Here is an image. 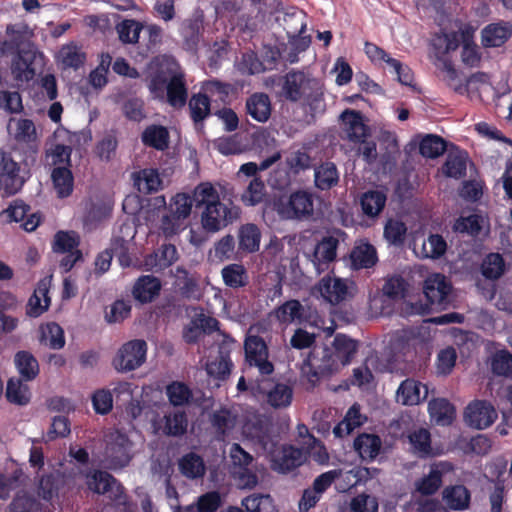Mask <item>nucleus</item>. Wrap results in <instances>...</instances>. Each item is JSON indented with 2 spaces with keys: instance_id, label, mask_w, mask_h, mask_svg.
I'll return each instance as SVG.
<instances>
[{
  "instance_id": "7ed1b4c3",
  "label": "nucleus",
  "mask_w": 512,
  "mask_h": 512,
  "mask_svg": "<svg viewBox=\"0 0 512 512\" xmlns=\"http://www.w3.org/2000/svg\"><path fill=\"white\" fill-rule=\"evenodd\" d=\"M338 370L332 348L326 345L315 346L301 364L300 378L306 384L307 390H313L322 378L329 377Z\"/></svg>"
},
{
  "instance_id": "39448f33",
  "label": "nucleus",
  "mask_w": 512,
  "mask_h": 512,
  "mask_svg": "<svg viewBox=\"0 0 512 512\" xmlns=\"http://www.w3.org/2000/svg\"><path fill=\"white\" fill-rule=\"evenodd\" d=\"M147 343L134 339L124 343L114 357L113 367L119 372H130L139 368L146 360Z\"/></svg>"
},
{
  "instance_id": "9b49d317",
  "label": "nucleus",
  "mask_w": 512,
  "mask_h": 512,
  "mask_svg": "<svg viewBox=\"0 0 512 512\" xmlns=\"http://www.w3.org/2000/svg\"><path fill=\"white\" fill-rule=\"evenodd\" d=\"M497 416L494 406L486 400H474L464 411V421L467 426L478 430L490 427Z\"/></svg>"
},
{
  "instance_id": "5701e85b",
  "label": "nucleus",
  "mask_w": 512,
  "mask_h": 512,
  "mask_svg": "<svg viewBox=\"0 0 512 512\" xmlns=\"http://www.w3.org/2000/svg\"><path fill=\"white\" fill-rule=\"evenodd\" d=\"M141 142L146 147L164 151L169 147L170 134L165 126L151 124L141 133Z\"/></svg>"
},
{
  "instance_id": "3c124183",
  "label": "nucleus",
  "mask_w": 512,
  "mask_h": 512,
  "mask_svg": "<svg viewBox=\"0 0 512 512\" xmlns=\"http://www.w3.org/2000/svg\"><path fill=\"white\" fill-rule=\"evenodd\" d=\"M303 306L298 300H288L275 309V317L281 323H291L301 320Z\"/></svg>"
},
{
  "instance_id": "c9c22d12",
  "label": "nucleus",
  "mask_w": 512,
  "mask_h": 512,
  "mask_svg": "<svg viewBox=\"0 0 512 512\" xmlns=\"http://www.w3.org/2000/svg\"><path fill=\"white\" fill-rule=\"evenodd\" d=\"M175 285L185 298L199 299L201 291L196 278L186 269L178 267L176 270Z\"/></svg>"
},
{
  "instance_id": "ddd939ff",
  "label": "nucleus",
  "mask_w": 512,
  "mask_h": 512,
  "mask_svg": "<svg viewBox=\"0 0 512 512\" xmlns=\"http://www.w3.org/2000/svg\"><path fill=\"white\" fill-rule=\"evenodd\" d=\"M452 285L441 273L430 275L424 281L423 292L431 306L444 308L449 304Z\"/></svg>"
},
{
  "instance_id": "473e14b6",
  "label": "nucleus",
  "mask_w": 512,
  "mask_h": 512,
  "mask_svg": "<svg viewBox=\"0 0 512 512\" xmlns=\"http://www.w3.org/2000/svg\"><path fill=\"white\" fill-rule=\"evenodd\" d=\"M315 186L320 190H329L339 182V172L333 162H324L315 168Z\"/></svg>"
},
{
  "instance_id": "0e129e2a",
  "label": "nucleus",
  "mask_w": 512,
  "mask_h": 512,
  "mask_svg": "<svg viewBox=\"0 0 512 512\" xmlns=\"http://www.w3.org/2000/svg\"><path fill=\"white\" fill-rule=\"evenodd\" d=\"M305 444L307 445L306 449H304L306 457L309 456L319 464H326L328 462L329 454L319 439L308 434Z\"/></svg>"
},
{
  "instance_id": "b1692460",
  "label": "nucleus",
  "mask_w": 512,
  "mask_h": 512,
  "mask_svg": "<svg viewBox=\"0 0 512 512\" xmlns=\"http://www.w3.org/2000/svg\"><path fill=\"white\" fill-rule=\"evenodd\" d=\"M443 500L454 511H463L469 508L471 493L464 485H452L444 488Z\"/></svg>"
},
{
  "instance_id": "58836bf2",
  "label": "nucleus",
  "mask_w": 512,
  "mask_h": 512,
  "mask_svg": "<svg viewBox=\"0 0 512 512\" xmlns=\"http://www.w3.org/2000/svg\"><path fill=\"white\" fill-rule=\"evenodd\" d=\"M506 270L504 257L497 252L486 255L481 264L482 275L491 281L500 279Z\"/></svg>"
},
{
  "instance_id": "423d86ee",
  "label": "nucleus",
  "mask_w": 512,
  "mask_h": 512,
  "mask_svg": "<svg viewBox=\"0 0 512 512\" xmlns=\"http://www.w3.org/2000/svg\"><path fill=\"white\" fill-rule=\"evenodd\" d=\"M193 206L192 198L186 193H177L171 198L168 213L161 219L165 234H175L181 227V220L189 217Z\"/></svg>"
},
{
  "instance_id": "c756f323",
  "label": "nucleus",
  "mask_w": 512,
  "mask_h": 512,
  "mask_svg": "<svg viewBox=\"0 0 512 512\" xmlns=\"http://www.w3.org/2000/svg\"><path fill=\"white\" fill-rule=\"evenodd\" d=\"M34 56L27 51H21L13 59L11 71L14 78L18 81H30L35 76V68L33 67Z\"/></svg>"
},
{
  "instance_id": "a18cd8bd",
  "label": "nucleus",
  "mask_w": 512,
  "mask_h": 512,
  "mask_svg": "<svg viewBox=\"0 0 512 512\" xmlns=\"http://www.w3.org/2000/svg\"><path fill=\"white\" fill-rule=\"evenodd\" d=\"M6 398L10 403L23 406L29 403L31 392L21 379L11 378L7 382Z\"/></svg>"
},
{
  "instance_id": "20e7f679",
  "label": "nucleus",
  "mask_w": 512,
  "mask_h": 512,
  "mask_svg": "<svg viewBox=\"0 0 512 512\" xmlns=\"http://www.w3.org/2000/svg\"><path fill=\"white\" fill-rule=\"evenodd\" d=\"M273 210L282 220H309L314 215V195L301 189L280 194L273 200Z\"/></svg>"
},
{
  "instance_id": "a878e982",
  "label": "nucleus",
  "mask_w": 512,
  "mask_h": 512,
  "mask_svg": "<svg viewBox=\"0 0 512 512\" xmlns=\"http://www.w3.org/2000/svg\"><path fill=\"white\" fill-rule=\"evenodd\" d=\"M166 98L170 106L182 108L187 103L188 92L183 74H174L167 84Z\"/></svg>"
},
{
  "instance_id": "c03bdc74",
  "label": "nucleus",
  "mask_w": 512,
  "mask_h": 512,
  "mask_svg": "<svg viewBox=\"0 0 512 512\" xmlns=\"http://www.w3.org/2000/svg\"><path fill=\"white\" fill-rule=\"evenodd\" d=\"M49 304L48 289L45 285H39L28 300L26 313L30 317H39L48 309Z\"/></svg>"
},
{
  "instance_id": "de8ad7c7",
  "label": "nucleus",
  "mask_w": 512,
  "mask_h": 512,
  "mask_svg": "<svg viewBox=\"0 0 512 512\" xmlns=\"http://www.w3.org/2000/svg\"><path fill=\"white\" fill-rule=\"evenodd\" d=\"M166 395L169 402L175 406H184L190 403L193 393L187 384L180 381H173L166 386Z\"/></svg>"
},
{
  "instance_id": "13d9d810",
  "label": "nucleus",
  "mask_w": 512,
  "mask_h": 512,
  "mask_svg": "<svg viewBox=\"0 0 512 512\" xmlns=\"http://www.w3.org/2000/svg\"><path fill=\"white\" fill-rule=\"evenodd\" d=\"M407 233V227L404 222L397 219H388L384 226V237L393 245H402Z\"/></svg>"
},
{
  "instance_id": "ea45409f",
  "label": "nucleus",
  "mask_w": 512,
  "mask_h": 512,
  "mask_svg": "<svg viewBox=\"0 0 512 512\" xmlns=\"http://www.w3.org/2000/svg\"><path fill=\"white\" fill-rule=\"evenodd\" d=\"M192 200L197 209L205 208L220 202V195L212 183L201 182L195 187Z\"/></svg>"
},
{
  "instance_id": "a211bd4d",
  "label": "nucleus",
  "mask_w": 512,
  "mask_h": 512,
  "mask_svg": "<svg viewBox=\"0 0 512 512\" xmlns=\"http://www.w3.org/2000/svg\"><path fill=\"white\" fill-rule=\"evenodd\" d=\"M512 36V25L508 22L491 23L481 31V43L485 48L504 45Z\"/></svg>"
},
{
  "instance_id": "603ef678",
  "label": "nucleus",
  "mask_w": 512,
  "mask_h": 512,
  "mask_svg": "<svg viewBox=\"0 0 512 512\" xmlns=\"http://www.w3.org/2000/svg\"><path fill=\"white\" fill-rule=\"evenodd\" d=\"M265 195L264 182L259 177H254L241 195V200L246 206H255L263 201Z\"/></svg>"
},
{
  "instance_id": "2eb2a0df",
  "label": "nucleus",
  "mask_w": 512,
  "mask_h": 512,
  "mask_svg": "<svg viewBox=\"0 0 512 512\" xmlns=\"http://www.w3.org/2000/svg\"><path fill=\"white\" fill-rule=\"evenodd\" d=\"M231 209L221 201L205 207L201 212V224L207 232H217L233 220Z\"/></svg>"
},
{
  "instance_id": "e2e57ef3",
  "label": "nucleus",
  "mask_w": 512,
  "mask_h": 512,
  "mask_svg": "<svg viewBox=\"0 0 512 512\" xmlns=\"http://www.w3.org/2000/svg\"><path fill=\"white\" fill-rule=\"evenodd\" d=\"M409 441L414 451L420 456H428L431 453V435L425 428H420L409 435Z\"/></svg>"
},
{
  "instance_id": "680f3d73",
  "label": "nucleus",
  "mask_w": 512,
  "mask_h": 512,
  "mask_svg": "<svg viewBox=\"0 0 512 512\" xmlns=\"http://www.w3.org/2000/svg\"><path fill=\"white\" fill-rule=\"evenodd\" d=\"M142 30V25L133 19L123 20L117 25V32L119 39L123 43L134 44L139 40V35Z\"/></svg>"
},
{
  "instance_id": "e433bc0d",
  "label": "nucleus",
  "mask_w": 512,
  "mask_h": 512,
  "mask_svg": "<svg viewBox=\"0 0 512 512\" xmlns=\"http://www.w3.org/2000/svg\"><path fill=\"white\" fill-rule=\"evenodd\" d=\"M51 178L59 198H66L72 194L74 177L69 168L55 167L52 170Z\"/></svg>"
},
{
  "instance_id": "5fc2aeb1",
  "label": "nucleus",
  "mask_w": 512,
  "mask_h": 512,
  "mask_svg": "<svg viewBox=\"0 0 512 512\" xmlns=\"http://www.w3.org/2000/svg\"><path fill=\"white\" fill-rule=\"evenodd\" d=\"M202 89L207 95L217 96L218 100L222 102H226L230 95L236 92V87L233 84L218 79L205 81Z\"/></svg>"
},
{
  "instance_id": "2f4dec72",
  "label": "nucleus",
  "mask_w": 512,
  "mask_h": 512,
  "mask_svg": "<svg viewBox=\"0 0 512 512\" xmlns=\"http://www.w3.org/2000/svg\"><path fill=\"white\" fill-rule=\"evenodd\" d=\"M134 185L146 194L157 192L162 187V179L154 168H145L134 174Z\"/></svg>"
},
{
  "instance_id": "bb28decb",
  "label": "nucleus",
  "mask_w": 512,
  "mask_h": 512,
  "mask_svg": "<svg viewBox=\"0 0 512 512\" xmlns=\"http://www.w3.org/2000/svg\"><path fill=\"white\" fill-rule=\"evenodd\" d=\"M387 195L382 190H368L360 198L363 214L368 218H376L384 209Z\"/></svg>"
},
{
  "instance_id": "72a5a7b5",
  "label": "nucleus",
  "mask_w": 512,
  "mask_h": 512,
  "mask_svg": "<svg viewBox=\"0 0 512 512\" xmlns=\"http://www.w3.org/2000/svg\"><path fill=\"white\" fill-rule=\"evenodd\" d=\"M179 471L189 479L201 478L205 474V463L201 456L190 452L182 456L178 463Z\"/></svg>"
},
{
  "instance_id": "f704fd0d",
  "label": "nucleus",
  "mask_w": 512,
  "mask_h": 512,
  "mask_svg": "<svg viewBox=\"0 0 512 512\" xmlns=\"http://www.w3.org/2000/svg\"><path fill=\"white\" fill-rule=\"evenodd\" d=\"M239 249L253 253L259 250L261 232L256 224L247 223L242 225L238 232Z\"/></svg>"
},
{
  "instance_id": "37998d69",
  "label": "nucleus",
  "mask_w": 512,
  "mask_h": 512,
  "mask_svg": "<svg viewBox=\"0 0 512 512\" xmlns=\"http://www.w3.org/2000/svg\"><path fill=\"white\" fill-rule=\"evenodd\" d=\"M40 342L49 346L51 349L59 350L65 345L64 331L62 327L55 323L50 322L40 327Z\"/></svg>"
},
{
  "instance_id": "aec40b11",
  "label": "nucleus",
  "mask_w": 512,
  "mask_h": 512,
  "mask_svg": "<svg viewBox=\"0 0 512 512\" xmlns=\"http://www.w3.org/2000/svg\"><path fill=\"white\" fill-rule=\"evenodd\" d=\"M318 290L321 296L331 304H338L343 301L348 293L346 282L341 278L326 275L318 283Z\"/></svg>"
},
{
  "instance_id": "6e6552de",
  "label": "nucleus",
  "mask_w": 512,
  "mask_h": 512,
  "mask_svg": "<svg viewBox=\"0 0 512 512\" xmlns=\"http://www.w3.org/2000/svg\"><path fill=\"white\" fill-rule=\"evenodd\" d=\"M20 171V165L12 154L0 150V190L4 189L7 195H14L21 190L25 179L20 175Z\"/></svg>"
},
{
  "instance_id": "338daca9",
  "label": "nucleus",
  "mask_w": 512,
  "mask_h": 512,
  "mask_svg": "<svg viewBox=\"0 0 512 512\" xmlns=\"http://www.w3.org/2000/svg\"><path fill=\"white\" fill-rule=\"evenodd\" d=\"M60 477L57 473L43 475L39 481V496L46 501H50L59 490Z\"/></svg>"
},
{
  "instance_id": "f257e3e1",
  "label": "nucleus",
  "mask_w": 512,
  "mask_h": 512,
  "mask_svg": "<svg viewBox=\"0 0 512 512\" xmlns=\"http://www.w3.org/2000/svg\"><path fill=\"white\" fill-rule=\"evenodd\" d=\"M244 433L259 445L263 452L271 456L272 468L279 473H289L306 461L303 448L286 444L278 450L279 433L277 427L267 417H258L245 424Z\"/></svg>"
},
{
  "instance_id": "9d476101",
  "label": "nucleus",
  "mask_w": 512,
  "mask_h": 512,
  "mask_svg": "<svg viewBox=\"0 0 512 512\" xmlns=\"http://www.w3.org/2000/svg\"><path fill=\"white\" fill-rule=\"evenodd\" d=\"M88 488L97 494L110 493L109 497L119 503H123L125 496L124 487L117 479L106 471L95 470L86 475Z\"/></svg>"
},
{
  "instance_id": "6e6d98bb",
  "label": "nucleus",
  "mask_w": 512,
  "mask_h": 512,
  "mask_svg": "<svg viewBox=\"0 0 512 512\" xmlns=\"http://www.w3.org/2000/svg\"><path fill=\"white\" fill-rule=\"evenodd\" d=\"M360 414L359 409L356 406H352L345 418L340 421L333 429L335 437L343 438L349 435L356 427L361 425L359 420Z\"/></svg>"
},
{
  "instance_id": "052dcab7",
  "label": "nucleus",
  "mask_w": 512,
  "mask_h": 512,
  "mask_svg": "<svg viewBox=\"0 0 512 512\" xmlns=\"http://www.w3.org/2000/svg\"><path fill=\"white\" fill-rule=\"evenodd\" d=\"M293 397V391L291 387L286 384L278 383L268 393V403L275 407H287L290 405Z\"/></svg>"
},
{
  "instance_id": "09e8293b",
  "label": "nucleus",
  "mask_w": 512,
  "mask_h": 512,
  "mask_svg": "<svg viewBox=\"0 0 512 512\" xmlns=\"http://www.w3.org/2000/svg\"><path fill=\"white\" fill-rule=\"evenodd\" d=\"M422 384L412 379L404 380L398 390L397 399L403 405H415L421 401Z\"/></svg>"
},
{
  "instance_id": "4d7b16f0",
  "label": "nucleus",
  "mask_w": 512,
  "mask_h": 512,
  "mask_svg": "<svg viewBox=\"0 0 512 512\" xmlns=\"http://www.w3.org/2000/svg\"><path fill=\"white\" fill-rule=\"evenodd\" d=\"M164 433L168 436H181L187 430V416L185 412H174L165 415Z\"/></svg>"
},
{
  "instance_id": "f3484780",
  "label": "nucleus",
  "mask_w": 512,
  "mask_h": 512,
  "mask_svg": "<svg viewBox=\"0 0 512 512\" xmlns=\"http://www.w3.org/2000/svg\"><path fill=\"white\" fill-rule=\"evenodd\" d=\"M340 119L349 142L357 143L369 136V127L364 124L360 111L346 109L341 113Z\"/></svg>"
},
{
  "instance_id": "393cba45",
  "label": "nucleus",
  "mask_w": 512,
  "mask_h": 512,
  "mask_svg": "<svg viewBox=\"0 0 512 512\" xmlns=\"http://www.w3.org/2000/svg\"><path fill=\"white\" fill-rule=\"evenodd\" d=\"M353 446L363 460L372 461L379 455L382 441L378 435L362 433L355 438Z\"/></svg>"
},
{
  "instance_id": "412c9836",
  "label": "nucleus",
  "mask_w": 512,
  "mask_h": 512,
  "mask_svg": "<svg viewBox=\"0 0 512 512\" xmlns=\"http://www.w3.org/2000/svg\"><path fill=\"white\" fill-rule=\"evenodd\" d=\"M160 280L153 275H142L135 282L132 295L135 300L145 304L152 302L160 293Z\"/></svg>"
},
{
  "instance_id": "4c0bfd02",
  "label": "nucleus",
  "mask_w": 512,
  "mask_h": 512,
  "mask_svg": "<svg viewBox=\"0 0 512 512\" xmlns=\"http://www.w3.org/2000/svg\"><path fill=\"white\" fill-rule=\"evenodd\" d=\"M15 366L26 381L34 380L39 374L37 359L29 351H18L14 357Z\"/></svg>"
},
{
  "instance_id": "f8f14e48",
  "label": "nucleus",
  "mask_w": 512,
  "mask_h": 512,
  "mask_svg": "<svg viewBox=\"0 0 512 512\" xmlns=\"http://www.w3.org/2000/svg\"><path fill=\"white\" fill-rule=\"evenodd\" d=\"M339 239L334 236H324L314 247L311 255L308 256L317 274L324 273L330 269L336 260Z\"/></svg>"
},
{
  "instance_id": "a19ab883",
  "label": "nucleus",
  "mask_w": 512,
  "mask_h": 512,
  "mask_svg": "<svg viewBox=\"0 0 512 512\" xmlns=\"http://www.w3.org/2000/svg\"><path fill=\"white\" fill-rule=\"evenodd\" d=\"M458 445L466 454L487 455L492 448L491 439L484 434H477L470 438H462Z\"/></svg>"
},
{
  "instance_id": "4468645a",
  "label": "nucleus",
  "mask_w": 512,
  "mask_h": 512,
  "mask_svg": "<svg viewBox=\"0 0 512 512\" xmlns=\"http://www.w3.org/2000/svg\"><path fill=\"white\" fill-rule=\"evenodd\" d=\"M453 469L452 463L448 461L433 463L428 475L415 482L416 491L424 496L434 495L443 484V476L452 472Z\"/></svg>"
},
{
  "instance_id": "7c9ffc66",
  "label": "nucleus",
  "mask_w": 512,
  "mask_h": 512,
  "mask_svg": "<svg viewBox=\"0 0 512 512\" xmlns=\"http://www.w3.org/2000/svg\"><path fill=\"white\" fill-rule=\"evenodd\" d=\"M224 284L231 289H240L248 285L249 275L242 264L232 263L221 270Z\"/></svg>"
},
{
  "instance_id": "864d4df0",
  "label": "nucleus",
  "mask_w": 512,
  "mask_h": 512,
  "mask_svg": "<svg viewBox=\"0 0 512 512\" xmlns=\"http://www.w3.org/2000/svg\"><path fill=\"white\" fill-rule=\"evenodd\" d=\"M79 237L74 231H58L54 236L53 251L67 253L78 250Z\"/></svg>"
},
{
  "instance_id": "6ab92c4d",
  "label": "nucleus",
  "mask_w": 512,
  "mask_h": 512,
  "mask_svg": "<svg viewBox=\"0 0 512 512\" xmlns=\"http://www.w3.org/2000/svg\"><path fill=\"white\" fill-rule=\"evenodd\" d=\"M359 343L346 334L337 333L333 339L332 348L333 358L340 368L349 364L358 351Z\"/></svg>"
},
{
  "instance_id": "c85d7f7f",
  "label": "nucleus",
  "mask_w": 512,
  "mask_h": 512,
  "mask_svg": "<svg viewBox=\"0 0 512 512\" xmlns=\"http://www.w3.org/2000/svg\"><path fill=\"white\" fill-rule=\"evenodd\" d=\"M428 411L431 419L438 425H450L455 418V408L445 398L431 400L428 404Z\"/></svg>"
},
{
  "instance_id": "dca6fc26",
  "label": "nucleus",
  "mask_w": 512,
  "mask_h": 512,
  "mask_svg": "<svg viewBox=\"0 0 512 512\" xmlns=\"http://www.w3.org/2000/svg\"><path fill=\"white\" fill-rule=\"evenodd\" d=\"M234 340L229 336H224L222 342L219 344V356L206 365L208 375L218 379L225 380L231 373L233 363L230 359L231 347Z\"/></svg>"
},
{
  "instance_id": "8fccbe9b",
  "label": "nucleus",
  "mask_w": 512,
  "mask_h": 512,
  "mask_svg": "<svg viewBox=\"0 0 512 512\" xmlns=\"http://www.w3.org/2000/svg\"><path fill=\"white\" fill-rule=\"evenodd\" d=\"M246 512H276L273 498L266 494H253L242 500Z\"/></svg>"
},
{
  "instance_id": "f03ea898",
  "label": "nucleus",
  "mask_w": 512,
  "mask_h": 512,
  "mask_svg": "<svg viewBox=\"0 0 512 512\" xmlns=\"http://www.w3.org/2000/svg\"><path fill=\"white\" fill-rule=\"evenodd\" d=\"M282 93L289 101L302 100L313 113L324 111V93L320 82L303 71L291 70L286 73Z\"/></svg>"
},
{
  "instance_id": "774afa93",
  "label": "nucleus",
  "mask_w": 512,
  "mask_h": 512,
  "mask_svg": "<svg viewBox=\"0 0 512 512\" xmlns=\"http://www.w3.org/2000/svg\"><path fill=\"white\" fill-rule=\"evenodd\" d=\"M454 230L459 233L477 236L482 230V218L477 214L460 217L454 224Z\"/></svg>"
},
{
  "instance_id": "cd10ccee",
  "label": "nucleus",
  "mask_w": 512,
  "mask_h": 512,
  "mask_svg": "<svg viewBox=\"0 0 512 512\" xmlns=\"http://www.w3.org/2000/svg\"><path fill=\"white\" fill-rule=\"evenodd\" d=\"M352 268L359 270L373 267L377 261L376 248L370 243L355 246L350 253Z\"/></svg>"
},
{
  "instance_id": "79ce46f5",
  "label": "nucleus",
  "mask_w": 512,
  "mask_h": 512,
  "mask_svg": "<svg viewBox=\"0 0 512 512\" xmlns=\"http://www.w3.org/2000/svg\"><path fill=\"white\" fill-rule=\"evenodd\" d=\"M190 117L194 123L204 121L211 112V101L206 93L193 94L188 102Z\"/></svg>"
},
{
  "instance_id": "0eeeda50",
  "label": "nucleus",
  "mask_w": 512,
  "mask_h": 512,
  "mask_svg": "<svg viewBox=\"0 0 512 512\" xmlns=\"http://www.w3.org/2000/svg\"><path fill=\"white\" fill-rule=\"evenodd\" d=\"M245 359L249 366L257 367L264 376L274 372V365L268 360L269 351L264 339L259 335H248L244 341Z\"/></svg>"
},
{
  "instance_id": "4be33fe9",
  "label": "nucleus",
  "mask_w": 512,
  "mask_h": 512,
  "mask_svg": "<svg viewBox=\"0 0 512 512\" xmlns=\"http://www.w3.org/2000/svg\"><path fill=\"white\" fill-rule=\"evenodd\" d=\"M246 113L257 122H266L271 116V101L263 92H256L246 99Z\"/></svg>"
},
{
  "instance_id": "bf43d9fd",
  "label": "nucleus",
  "mask_w": 512,
  "mask_h": 512,
  "mask_svg": "<svg viewBox=\"0 0 512 512\" xmlns=\"http://www.w3.org/2000/svg\"><path fill=\"white\" fill-rule=\"evenodd\" d=\"M442 170L447 177L461 179L466 176L467 163L462 155L449 154Z\"/></svg>"
},
{
  "instance_id": "49530a36",
  "label": "nucleus",
  "mask_w": 512,
  "mask_h": 512,
  "mask_svg": "<svg viewBox=\"0 0 512 512\" xmlns=\"http://www.w3.org/2000/svg\"><path fill=\"white\" fill-rule=\"evenodd\" d=\"M447 149L446 141L434 134H428L421 140L419 144V152L425 158L435 159Z\"/></svg>"
},
{
  "instance_id": "69168bd1",
  "label": "nucleus",
  "mask_w": 512,
  "mask_h": 512,
  "mask_svg": "<svg viewBox=\"0 0 512 512\" xmlns=\"http://www.w3.org/2000/svg\"><path fill=\"white\" fill-rule=\"evenodd\" d=\"M491 369L497 376H512V353L508 350L496 353L491 362Z\"/></svg>"
},
{
  "instance_id": "1a4fd4ad",
  "label": "nucleus",
  "mask_w": 512,
  "mask_h": 512,
  "mask_svg": "<svg viewBox=\"0 0 512 512\" xmlns=\"http://www.w3.org/2000/svg\"><path fill=\"white\" fill-rule=\"evenodd\" d=\"M132 442L123 433L112 434L107 443L105 457L110 469H121L126 467L131 459Z\"/></svg>"
}]
</instances>
